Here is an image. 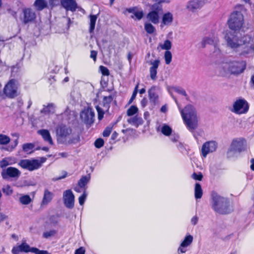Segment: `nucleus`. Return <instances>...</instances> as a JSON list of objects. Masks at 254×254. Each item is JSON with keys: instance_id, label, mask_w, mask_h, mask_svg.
Instances as JSON below:
<instances>
[{"instance_id": "42", "label": "nucleus", "mask_w": 254, "mask_h": 254, "mask_svg": "<svg viewBox=\"0 0 254 254\" xmlns=\"http://www.w3.org/2000/svg\"><path fill=\"white\" fill-rule=\"evenodd\" d=\"M173 89L176 92L180 95L185 96L186 97V99L187 100H189V97L188 96V95L186 91L183 88L179 87H174Z\"/></svg>"}, {"instance_id": "57", "label": "nucleus", "mask_w": 254, "mask_h": 254, "mask_svg": "<svg viewBox=\"0 0 254 254\" xmlns=\"http://www.w3.org/2000/svg\"><path fill=\"white\" fill-rule=\"evenodd\" d=\"M133 14L138 20H140L143 16V13L142 11H135L133 12Z\"/></svg>"}, {"instance_id": "11", "label": "nucleus", "mask_w": 254, "mask_h": 254, "mask_svg": "<svg viewBox=\"0 0 254 254\" xmlns=\"http://www.w3.org/2000/svg\"><path fill=\"white\" fill-rule=\"evenodd\" d=\"M247 142L244 138H236L232 140L228 153L230 152H241L246 149Z\"/></svg>"}, {"instance_id": "54", "label": "nucleus", "mask_w": 254, "mask_h": 254, "mask_svg": "<svg viewBox=\"0 0 254 254\" xmlns=\"http://www.w3.org/2000/svg\"><path fill=\"white\" fill-rule=\"evenodd\" d=\"M100 69L103 75L108 76L110 74L109 70L107 67L103 65H101L100 66Z\"/></svg>"}, {"instance_id": "35", "label": "nucleus", "mask_w": 254, "mask_h": 254, "mask_svg": "<svg viewBox=\"0 0 254 254\" xmlns=\"http://www.w3.org/2000/svg\"><path fill=\"white\" fill-rule=\"evenodd\" d=\"M161 132L166 136H169L172 133V129L170 127L166 124H164L161 127Z\"/></svg>"}, {"instance_id": "19", "label": "nucleus", "mask_w": 254, "mask_h": 254, "mask_svg": "<svg viewBox=\"0 0 254 254\" xmlns=\"http://www.w3.org/2000/svg\"><path fill=\"white\" fill-rule=\"evenodd\" d=\"M31 248L26 243H22L19 246L12 248L11 253L12 254H18L20 252L28 253L31 252Z\"/></svg>"}, {"instance_id": "50", "label": "nucleus", "mask_w": 254, "mask_h": 254, "mask_svg": "<svg viewBox=\"0 0 254 254\" xmlns=\"http://www.w3.org/2000/svg\"><path fill=\"white\" fill-rule=\"evenodd\" d=\"M87 196V193L86 191H83V194L79 196L78 198L79 203L80 205H82L86 200V197Z\"/></svg>"}, {"instance_id": "28", "label": "nucleus", "mask_w": 254, "mask_h": 254, "mask_svg": "<svg viewBox=\"0 0 254 254\" xmlns=\"http://www.w3.org/2000/svg\"><path fill=\"white\" fill-rule=\"evenodd\" d=\"M159 15L154 11H150L146 16L147 18L149 21L151 22L154 24H158L159 22Z\"/></svg>"}, {"instance_id": "30", "label": "nucleus", "mask_w": 254, "mask_h": 254, "mask_svg": "<svg viewBox=\"0 0 254 254\" xmlns=\"http://www.w3.org/2000/svg\"><path fill=\"white\" fill-rule=\"evenodd\" d=\"M34 6L38 11H41L47 7V2L46 0H36Z\"/></svg>"}, {"instance_id": "38", "label": "nucleus", "mask_w": 254, "mask_h": 254, "mask_svg": "<svg viewBox=\"0 0 254 254\" xmlns=\"http://www.w3.org/2000/svg\"><path fill=\"white\" fill-rule=\"evenodd\" d=\"M19 201L22 204L27 205L31 202L32 199L29 195H24L19 198Z\"/></svg>"}, {"instance_id": "1", "label": "nucleus", "mask_w": 254, "mask_h": 254, "mask_svg": "<svg viewBox=\"0 0 254 254\" xmlns=\"http://www.w3.org/2000/svg\"><path fill=\"white\" fill-rule=\"evenodd\" d=\"M56 133L58 141L61 144H75L80 141L79 134L73 131L70 127L66 125H61L58 126Z\"/></svg>"}, {"instance_id": "6", "label": "nucleus", "mask_w": 254, "mask_h": 254, "mask_svg": "<svg viewBox=\"0 0 254 254\" xmlns=\"http://www.w3.org/2000/svg\"><path fill=\"white\" fill-rule=\"evenodd\" d=\"M243 15L240 11H234L228 21L229 27L235 31L240 29L243 25Z\"/></svg>"}, {"instance_id": "8", "label": "nucleus", "mask_w": 254, "mask_h": 254, "mask_svg": "<svg viewBox=\"0 0 254 254\" xmlns=\"http://www.w3.org/2000/svg\"><path fill=\"white\" fill-rule=\"evenodd\" d=\"M43 161L37 159H22L18 162V165L21 168L30 171L37 170L41 167Z\"/></svg>"}, {"instance_id": "25", "label": "nucleus", "mask_w": 254, "mask_h": 254, "mask_svg": "<svg viewBox=\"0 0 254 254\" xmlns=\"http://www.w3.org/2000/svg\"><path fill=\"white\" fill-rule=\"evenodd\" d=\"M54 196L53 192L50 191L48 190L44 191V196L41 204V205H47L49 202L51 201Z\"/></svg>"}, {"instance_id": "46", "label": "nucleus", "mask_w": 254, "mask_h": 254, "mask_svg": "<svg viewBox=\"0 0 254 254\" xmlns=\"http://www.w3.org/2000/svg\"><path fill=\"white\" fill-rule=\"evenodd\" d=\"M113 98L112 96H105L103 98V104L104 107L109 108V104L113 101Z\"/></svg>"}, {"instance_id": "43", "label": "nucleus", "mask_w": 254, "mask_h": 254, "mask_svg": "<svg viewBox=\"0 0 254 254\" xmlns=\"http://www.w3.org/2000/svg\"><path fill=\"white\" fill-rule=\"evenodd\" d=\"M164 58L165 63L167 64H170L172 61V55L171 52L169 51H166L164 54Z\"/></svg>"}, {"instance_id": "60", "label": "nucleus", "mask_w": 254, "mask_h": 254, "mask_svg": "<svg viewBox=\"0 0 254 254\" xmlns=\"http://www.w3.org/2000/svg\"><path fill=\"white\" fill-rule=\"evenodd\" d=\"M85 254V249L83 247H80L79 249H77L75 252V254Z\"/></svg>"}, {"instance_id": "55", "label": "nucleus", "mask_w": 254, "mask_h": 254, "mask_svg": "<svg viewBox=\"0 0 254 254\" xmlns=\"http://www.w3.org/2000/svg\"><path fill=\"white\" fill-rule=\"evenodd\" d=\"M112 130V128L111 127H107L103 132V135L104 137H108L110 135L111 131Z\"/></svg>"}, {"instance_id": "34", "label": "nucleus", "mask_w": 254, "mask_h": 254, "mask_svg": "<svg viewBox=\"0 0 254 254\" xmlns=\"http://www.w3.org/2000/svg\"><path fill=\"white\" fill-rule=\"evenodd\" d=\"M151 9V11H154L160 15L163 12V8L161 3H154L152 5Z\"/></svg>"}, {"instance_id": "41", "label": "nucleus", "mask_w": 254, "mask_h": 254, "mask_svg": "<svg viewBox=\"0 0 254 254\" xmlns=\"http://www.w3.org/2000/svg\"><path fill=\"white\" fill-rule=\"evenodd\" d=\"M57 233L55 230H51L50 231L44 232L43 234V237L45 239H48L50 237H54Z\"/></svg>"}, {"instance_id": "14", "label": "nucleus", "mask_w": 254, "mask_h": 254, "mask_svg": "<svg viewBox=\"0 0 254 254\" xmlns=\"http://www.w3.org/2000/svg\"><path fill=\"white\" fill-rule=\"evenodd\" d=\"M21 174V172L18 169L13 167H9L2 170L1 172V177L4 180L13 179L16 180L19 178Z\"/></svg>"}, {"instance_id": "3", "label": "nucleus", "mask_w": 254, "mask_h": 254, "mask_svg": "<svg viewBox=\"0 0 254 254\" xmlns=\"http://www.w3.org/2000/svg\"><path fill=\"white\" fill-rule=\"evenodd\" d=\"M181 113L187 127L190 132H193L198 126L195 109L193 106L188 105L181 111Z\"/></svg>"}, {"instance_id": "10", "label": "nucleus", "mask_w": 254, "mask_h": 254, "mask_svg": "<svg viewBox=\"0 0 254 254\" xmlns=\"http://www.w3.org/2000/svg\"><path fill=\"white\" fill-rule=\"evenodd\" d=\"M161 93V88L158 86L153 85L148 89V98L150 104L152 108L159 103V96Z\"/></svg>"}, {"instance_id": "37", "label": "nucleus", "mask_w": 254, "mask_h": 254, "mask_svg": "<svg viewBox=\"0 0 254 254\" xmlns=\"http://www.w3.org/2000/svg\"><path fill=\"white\" fill-rule=\"evenodd\" d=\"M193 240V237L192 236L189 235L187 236L184 241L181 243L182 247H188L191 244Z\"/></svg>"}, {"instance_id": "15", "label": "nucleus", "mask_w": 254, "mask_h": 254, "mask_svg": "<svg viewBox=\"0 0 254 254\" xmlns=\"http://www.w3.org/2000/svg\"><path fill=\"white\" fill-rule=\"evenodd\" d=\"M17 87L14 79H11L5 86L3 92L5 96L9 98H14L18 95Z\"/></svg>"}, {"instance_id": "52", "label": "nucleus", "mask_w": 254, "mask_h": 254, "mask_svg": "<svg viewBox=\"0 0 254 254\" xmlns=\"http://www.w3.org/2000/svg\"><path fill=\"white\" fill-rule=\"evenodd\" d=\"M2 191L4 193L7 195H11L13 192L12 190L11 189L10 186L9 185H7L4 187L2 189Z\"/></svg>"}, {"instance_id": "26", "label": "nucleus", "mask_w": 254, "mask_h": 254, "mask_svg": "<svg viewBox=\"0 0 254 254\" xmlns=\"http://www.w3.org/2000/svg\"><path fill=\"white\" fill-rule=\"evenodd\" d=\"M173 20V16L171 12H167L162 16L161 26L170 25Z\"/></svg>"}, {"instance_id": "29", "label": "nucleus", "mask_w": 254, "mask_h": 254, "mask_svg": "<svg viewBox=\"0 0 254 254\" xmlns=\"http://www.w3.org/2000/svg\"><path fill=\"white\" fill-rule=\"evenodd\" d=\"M127 122L133 126L137 127L139 125L142 124L143 120L141 117L138 116H135L127 120Z\"/></svg>"}, {"instance_id": "49", "label": "nucleus", "mask_w": 254, "mask_h": 254, "mask_svg": "<svg viewBox=\"0 0 254 254\" xmlns=\"http://www.w3.org/2000/svg\"><path fill=\"white\" fill-rule=\"evenodd\" d=\"M138 85H139V83H137L136 85V86L134 89V90L133 91L131 97L129 100L128 104H131L132 102V101L134 100V99L135 98L136 95L137 94V92H138Z\"/></svg>"}, {"instance_id": "2", "label": "nucleus", "mask_w": 254, "mask_h": 254, "mask_svg": "<svg viewBox=\"0 0 254 254\" xmlns=\"http://www.w3.org/2000/svg\"><path fill=\"white\" fill-rule=\"evenodd\" d=\"M210 203L213 210L219 214H226L232 211L229 199L215 191L211 192Z\"/></svg>"}, {"instance_id": "47", "label": "nucleus", "mask_w": 254, "mask_h": 254, "mask_svg": "<svg viewBox=\"0 0 254 254\" xmlns=\"http://www.w3.org/2000/svg\"><path fill=\"white\" fill-rule=\"evenodd\" d=\"M34 146L32 143H25L22 146L23 150L25 152H30L34 148Z\"/></svg>"}, {"instance_id": "4", "label": "nucleus", "mask_w": 254, "mask_h": 254, "mask_svg": "<svg viewBox=\"0 0 254 254\" xmlns=\"http://www.w3.org/2000/svg\"><path fill=\"white\" fill-rule=\"evenodd\" d=\"M246 66V62L244 61H227L221 63L219 67L224 72L228 71L232 74L238 75L244 72Z\"/></svg>"}, {"instance_id": "17", "label": "nucleus", "mask_w": 254, "mask_h": 254, "mask_svg": "<svg viewBox=\"0 0 254 254\" xmlns=\"http://www.w3.org/2000/svg\"><path fill=\"white\" fill-rule=\"evenodd\" d=\"M63 200L64 205L69 209H72L74 205V195L70 190H67L63 193Z\"/></svg>"}, {"instance_id": "23", "label": "nucleus", "mask_w": 254, "mask_h": 254, "mask_svg": "<svg viewBox=\"0 0 254 254\" xmlns=\"http://www.w3.org/2000/svg\"><path fill=\"white\" fill-rule=\"evenodd\" d=\"M38 133L41 135L45 142H48L52 145L54 144L52 138L51 136L50 132L47 129H42L38 130Z\"/></svg>"}, {"instance_id": "7", "label": "nucleus", "mask_w": 254, "mask_h": 254, "mask_svg": "<svg viewBox=\"0 0 254 254\" xmlns=\"http://www.w3.org/2000/svg\"><path fill=\"white\" fill-rule=\"evenodd\" d=\"M218 43L219 39L217 35L213 33L204 37L198 45L199 47L202 48H205L207 45H213L215 49L214 52L218 55L220 54V50L218 47Z\"/></svg>"}, {"instance_id": "48", "label": "nucleus", "mask_w": 254, "mask_h": 254, "mask_svg": "<svg viewBox=\"0 0 254 254\" xmlns=\"http://www.w3.org/2000/svg\"><path fill=\"white\" fill-rule=\"evenodd\" d=\"M35 254H51L47 251L40 250L36 248H31V252Z\"/></svg>"}, {"instance_id": "44", "label": "nucleus", "mask_w": 254, "mask_h": 254, "mask_svg": "<svg viewBox=\"0 0 254 254\" xmlns=\"http://www.w3.org/2000/svg\"><path fill=\"white\" fill-rule=\"evenodd\" d=\"M138 108L135 106H131L127 110V115L128 116H132L137 113Z\"/></svg>"}, {"instance_id": "36", "label": "nucleus", "mask_w": 254, "mask_h": 254, "mask_svg": "<svg viewBox=\"0 0 254 254\" xmlns=\"http://www.w3.org/2000/svg\"><path fill=\"white\" fill-rule=\"evenodd\" d=\"M97 18V16L95 15H90V33H92L95 29Z\"/></svg>"}, {"instance_id": "9", "label": "nucleus", "mask_w": 254, "mask_h": 254, "mask_svg": "<svg viewBox=\"0 0 254 254\" xmlns=\"http://www.w3.org/2000/svg\"><path fill=\"white\" fill-rule=\"evenodd\" d=\"M249 109L248 102L244 98H240L236 100L233 105V108L231 111L236 114H243L248 112Z\"/></svg>"}, {"instance_id": "13", "label": "nucleus", "mask_w": 254, "mask_h": 254, "mask_svg": "<svg viewBox=\"0 0 254 254\" xmlns=\"http://www.w3.org/2000/svg\"><path fill=\"white\" fill-rule=\"evenodd\" d=\"M95 113L91 108L84 109L80 113L82 121L87 126L90 127L94 122Z\"/></svg>"}, {"instance_id": "16", "label": "nucleus", "mask_w": 254, "mask_h": 254, "mask_svg": "<svg viewBox=\"0 0 254 254\" xmlns=\"http://www.w3.org/2000/svg\"><path fill=\"white\" fill-rule=\"evenodd\" d=\"M217 148V143L215 141L205 142L202 146L201 152L203 157H206L208 154L215 151Z\"/></svg>"}, {"instance_id": "20", "label": "nucleus", "mask_w": 254, "mask_h": 254, "mask_svg": "<svg viewBox=\"0 0 254 254\" xmlns=\"http://www.w3.org/2000/svg\"><path fill=\"white\" fill-rule=\"evenodd\" d=\"M61 3L66 10L73 12L77 9V3L74 0H61Z\"/></svg>"}, {"instance_id": "22", "label": "nucleus", "mask_w": 254, "mask_h": 254, "mask_svg": "<svg viewBox=\"0 0 254 254\" xmlns=\"http://www.w3.org/2000/svg\"><path fill=\"white\" fill-rule=\"evenodd\" d=\"M16 163V159L12 157H6L0 161V168L2 170L6 169V167Z\"/></svg>"}, {"instance_id": "31", "label": "nucleus", "mask_w": 254, "mask_h": 254, "mask_svg": "<svg viewBox=\"0 0 254 254\" xmlns=\"http://www.w3.org/2000/svg\"><path fill=\"white\" fill-rule=\"evenodd\" d=\"M55 105L53 103H50L47 106H44L41 111V113L45 114H53L55 112Z\"/></svg>"}, {"instance_id": "5", "label": "nucleus", "mask_w": 254, "mask_h": 254, "mask_svg": "<svg viewBox=\"0 0 254 254\" xmlns=\"http://www.w3.org/2000/svg\"><path fill=\"white\" fill-rule=\"evenodd\" d=\"M241 45L239 49L241 51L240 55L249 57L254 53V44L251 36L246 35L240 40Z\"/></svg>"}, {"instance_id": "24", "label": "nucleus", "mask_w": 254, "mask_h": 254, "mask_svg": "<svg viewBox=\"0 0 254 254\" xmlns=\"http://www.w3.org/2000/svg\"><path fill=\"white\" fill-rule=\"evenodd\" d=\"M204 4L202 0H192L189 1L187 5V8L191 11H194L197 9L200 8Z\"/></svg>"}, {"instance_id": "33", "label": "nucleus", "mask_w": 254, "mask_h": 254, "mask_svg": "<svg viewBox=\"0 0 254 254\" xmlns=\"http://www.w3.org/2000/svg\"><path fill=\"white\" fill-rule=\"evenodd\" d=\"M202 190L201 185L199 183H196L194 189V196L196 199L201 198L202 195Z\"/></svg>"}, {"instance_id": "32", "label": "nucleus", "mask_w": 254, "mask_h": 254, "mask_svg": "<svg viewBox=\"0 0 254 254\" xmlns=\"http://www.w3.org/2000/svg\"><path fill=\"white\" fill-rule=\"evenodd\" d=\"M13 135H15L16 137V138L13 141V142H11L10 145L6 147L3 148V149L7 151H12L17 145L18 144V134L17 133H15Z\"/></svg>"}, {"instance_id": "56", "label": "nucleus", "mask_w": 254, "mask_h": 254, "mask_svg": "<svg viewBox=\"0 0 254 254\" xmlns=\"http://www.w3.org/2000/svg\"><path fill=\"white\" fill-rule=\"evenodd\" d=\"M177 147L178 148V149L182 152V153H185L186 151V148L185 145L181 142H179L177 144Z\"/></svg>"}, {"instance_id": "53", "label": "nucleus", "mask_w": 254, "mask_h": 254, "mask_svg": "<svg viewBox=\"0 0 254 254\" xmlns=\"http://www.w3.org/2000/svg\"><path fill=\"white\" fill-rule=\"evenodd\" d=\"M191 178L195 180L201 181L203 176L200 172H199L198 174L194 172L191 175Z\"/></svg>"}, {"instance_id": "18", "label": "nucleus", "mask_w": 254, "mask_h": 254, "mask_svg": "<svg viewBox=\"0 0 254 254\" xmlns=\"http://www.w3.org/2000/svg\"><path fill=\"white\" fill-rule=\"evenodd\" d=\"M160 60L157 59L154 61L149 62V64L151 65L149 68L150 78L152 80H155L157 77V68L160 64Z\"/></svg>"}, {"instance_id": "62", "label": "nucleus", "mask_w": 254, "mask_h": 254, "mask_svg": "<svg viewBox=\"0 0 254 254\" xmlns=\"http://www.w3.org/2000/svg\"><path fill=\"white\" fill-rule=\"evenodd\" d=\"M51 6L54 7L59 4L58 0H49Z\"/></svg>"}, {"instance_id": "21", "label": "nucleus", "mask_w": 254, "mask_h": 254, "mask_svg": "<svg viewBox=\"0 0 254 254\" xmlns=\"http://www.w3.org/2000/svg\"><path fill=\"white\" fill-rule=\"evenodd\" d=\"M24 14L23 22L25 24L33 21L36 18V14L31 8H25L23 10Z\"/></svg>"}, {"instance_id": "61", "label": "nucleus", "mask_w": 254, "mask_h": 254, "mask_svg": "<svg viewBox=\"0 0 254 254\" xmlns=\"http://www.w3.org/2000/svg\"><path fill=\"white\" fill-rule=\"evenodd\" d=\"M148 103V100L146 98L144 97L140 102L141 106L142 108H144L146 106Z\"/></svg>"}, {"instance_id": "59", "label": "nucleus", "mask_w": 254, "mask_h": 254, "mask_svg": "<svg viewBox=\"0 0 254 254\" xmlns=\"http://www.w3.org/2000/svg\"><path fill=\"white\" fill-rule=\"evenodd\" d=\"M170 139L172 141L176 142H177L179 139V135L176 133H171L170 135Z\"/></svg>"}, {"instance_id": "39", "label": "nucleus", "mask_w": 254, "mask_h": 254, "mask_svg": "<svg viewBox=\"0 0 254 254\" xmlns=\"http://www.w3.org/2000/svg\"><path fill=\"white\" fill-rule=\"evenodd\" d=\"M10 139L8 136L0 134V144L6 145L9 143Z\"/></svg>"}, {"instance_id": "58", "label": "nucleus", "mask_w": 254, "mask_h": 254, "mask_svg": "<svg viewBox=\"0 0 254 254\" xmlns=\"http://www.w3.org/2000/svg\"><path fill=\"white\" fill-rule=\"evenodd\" d=\"M50 222L52 225H55L58 223L57 217L55 215L51 216L50 218Z\"/></svg>"}, {"instance_id": "27", "label": "nucleus", "mask_w": 254, "mask_h": 254, "mask_svg": "<svg viewBox=\"0 0 254 254\" xmlns=\"http://www.w3.org/2000/svg\"><path fill=\"white\" fill-rule=\"evenodd\" d=\"M90 180V174L83 176L80 178L78 182V186L80 188H83V191H86L87 189L86 185L89 182Z\"/></svg>"}, {"instance_id": "51", "label": "nucleus", "mask_w": 254, "mask_h": 254, "mask_svg": "<svg viewBox=\"0 0 254 254\" xmlns=\"http://www.w3.org/2000/svg\"><path fill=\"white\" fill-rule=\"evenodd\" d=\"M104 144V140L101 138L97 139L94 142L95 146L97 148H100L102 147Z\"/></svg>"}, {"instance_id": "45", "label": "nucleus", "mask_w": 254, "mask_h": 254, "mask_svg": "<svg viewBox=\"0 0 254 254\" xmlns=\"http://www.w3.org/2000/svg\"><path fill=\"white\" fill-rule=\"evenodd\" d=\"M160 47L163 50L169 51L171 48L172 43L170 40H166L164 41L163 44L161 45Z\"/></svg>"}, {"instance_id": "63", "label": "nucleus", "mask_w": 254, "mask_h": 254, "mask_svg": "<svg viewBox=\"0 0 254 254\" xmlns=\"http://www.w3.org/2000/svg\"><path fill=\"white\" fill-rule=\"evenodd\" d=\"M198 221V218L197 216H193L191 219V223L192 225H195Z\"/></svg>"}, {"instance_id": "64", "label": "nucleus", "mask_w": 254, "mask_h": 254, "mask_svg": "<svg viewBox=\"0 0 254 254\" xmlns=\"http://www.w3.org/2000/svg\"><path fill=\"white\" fill-rule=\"evenodd\" d=\"M186 247H182L181 244L180 246L179 247V248L178 249V253L179 254H180V253L183 254V253H186V252L187 251V250L185 249Z\"/></svg>"}, {"instance_id": "12", "label": "nucleus", "mask_w": 254, "mask_h": 254, "mask_svg": "<svg viewBox=\"0 0 254 254\" xmlns=\"http://www.w3.org/2000/svg\"><path fill=\"white\" fill-rule=\"evenodd\" d=\"M224 38L227 42V46L233 49L239 48L241 45L240 40H238V37L235 35V32L226 31Z\"/></svg>"}, {"instance_id": "40", "label": "nucleus", "mask_w": 254, "mask_h": 254, "mask_svg": "<svg viewBox=\"0 0 254 254\" xmlns=\"http://www.w3.org/2000/svg\"><path fill=\"white\" fill-rule=\"evenodd\" d=\"M144 29L146 32L150 34H153L155 31V27L151 23H145Z\"/></svg>"}]
</instances>
